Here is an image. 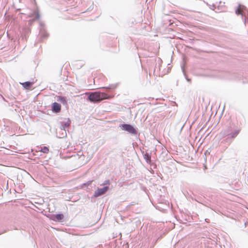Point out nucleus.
<instances>
[{"label": "nucleus", "mask_w": 248, "mask_h": 248, "mask_svg": "<svg viewBox=\"0 0 248 248\" xmlns=\"http://www.w3.org/2000/svg\"><path fill=\"white\" fill-rule=\"evenodd\" d=\"M71 124V122L69 119H68L66 122H65L64 123V125H62L61 129H63L64 130L65 128L68 127Z\"/></svg>", "instance_id": "nucleus-8"}, {"label": "nucleus", "mask_w": 248, "mask_h": 248, "mask_svg": "<svg viewBox=\"0 0 248 248\" xmlns=\"http://www.w3.org/2000/svg\"><path fill=\"white\" fill-rule=\"evenodd\" d=\"M63 215L62 214H59L54 215V218L57 221H60L63 218Z\"/></svg>", "instance_id": "nucleus-10"}, {"label": "nucleus", "mask_w": 248, "mask_h": 248, "mask_svg": "<svg viewBox=\"0 0 248 248\" xmlns=\"http://www.w3.org/2000/svg\"><path fill=\"white\" fill-rule=\"evenodd\" d=\"M6 231H7L6 230H4L3 231H2L1 232H0V235L2 234V233H4V232H6Z\"/></svg>", "instance_id": "nucleus-17"}, {"label": "nucleus", "mask_w": 248, "mask_h": 248, "mask_svg": "<svg viewBox=\"0 0 248 248\" xmlns=\"http://www.w3.org/2000/svg\"><path fill=\"white\" fill-rule=\"evenodd\" d=\"M117 87V84H111L109 85L108 87H104V88L109 89H115Z\"/></svg>", "instance_id": "nucleus-12"}, {"label": "nucleus", "mask_w": 248, "mask_h": 248, "mask_svg": "<svg viewBox=\"0 0 248 248\" xmlns=\"http://www.w3.org/2000/svg\"><path fill=\"white\" fill-rule=\"evenodd\" d=\"M41 151L44 153H47L49 151V149L48 147L44 146L41 148Z\"/></svg>", "instance_id": "nucleus-11"}, {"label": "nucleus", "mask_w": 248, "mask_h": 248, "mask_svg": "<svg viewBox=\"0 0 248 248\" xmlns=\"http://www.w3.org/2000/svg\"><path fill=\"white\" fill-rule=\"evenodd\" d=\"M238 133H239V131H235V132H234V133H232V138H234V137H235L237 135V134H238Z\"/></svg>", "instance_id": "nucleus-14"}, {"label": "nucleus", "mask_w": 248, "mask_h": 248, "mask_svg": "<svg viewBox=\"0 0 248 248\" xmlns=\"http://www.w3.org/2000/svg\"><path fill=\"white\" fill-rule=\"evenodd\" d=\"M186 80H187L188 81H190V79H189V78H186Z\"/></svg>", "instance_id": "nucleus-18"}, {"label": "nucleus", "mask_w": 248, "mask_h": 248, "mask_svg": "<svg viewBox=\"0 0 248 248\" xmlns=\"http://www.w3.org/2000/svg\"><path fill=\"white\" fill-rule=\"evenodd\" d=\"M40 35L43 38H46L47 36V33L44 29H40Z\"/></svg>", "instance_id": "nucleus-9"}, {"label": "nucleus", "mask_w": 248, "mask_h": 248, "mask_svg": "<svg viewBox=\"0 0 248 248\" xmlns=\"http://www.w3.org/2000/svg\"><path fill=\"white\" fill-rule=\"evenodd\" d=\"M111 97L108 95L107 94L98 92L92 93L88 96V99L91 102L94 103H98L103 100L109 99Z\"/></svg>", "instance_id": "nucleus-1"}, {"label": "nucleus", "mask_w": 248, "mask_h": 248, "mask_svg": "<svg viewBox=\"0 0 248 248\" xmlns=\"http://www.w3.org/2000/svg\"><path fill=\"white\" fill-rule=\"evenodd\" d=\"M92 182H93V181H88L86 183L84 184V185H85V186H89L91 184Z\"/></svg>", "instance_id": "nucleus-16"}, {"label": "nucleus", "mask_w": 248, "mask_h": 248, "mask_svg": "<svg viewBox=\"0 0 248 248\" xmlns=\"http://www.w3.org/2000/svg\"><path fill=\"white\" fill-rule=\"evenodd\" d=\"M109 180H106L104 182V183L101 185V186H104V185H108L109 184Z\"/></svg>", "instance_id": "nucleus-15"}, {"label": "nucleus", "mask_w": 248, "mask_h": 248, "mask_svg": "<svg viewBox=\"0 0 248 248\" xmlns=\"http://www.w3.org/2000/svg\"><path fill=\"white\" fill-rule=\"evenodd\" d=\"M235 13L241 15L242 16H246L247 15H248V10L245 6L239 4L235 10Z\"/></svg>", "instance_id": "nucleus-3"}, {"label": "nucleus", "mask_w": 248, "mask_h": 248, "mask_svg": "<svg viewBox=\"0 0 248 248\" xmlns=\"http://www.w3.org/2000/svg\"><path fill=\"white\" fill-rule=\"evenodd\" d=\"M52 110L54 112H59L61 110V105L57 102L53 103L52 106Z\"/></svg>", "instance_id": "nucleus-5"}, {"label": "nucleus", "mask_w": 248, "mask_h": 248, "mask_svg": "<svg viewBox=\"0 0 248 248\" xmlns=\"http://www.w3.org/2000/svg\"><path fill=\"white\" fill-rule=\"evenodd\" d=\"M29 16L31 17L32 18V19L31 20H30L29 21L30 22L34 21L35 20L39 19V18L40 17V15H39V13L38 12H36V11H34L33 13H31L29 15Z\"/></svg>", "instance_id": "nucleus-6"}, {"label": "nucleus", "mask_w": 248, "mask_h": 248, "mask_svg": "<svg viewBox=\"0 0 248 248\" xmlns=\"http://www.w3.org/2000/svg\"><path fill=\"white\" fill-rule=\"evenodd\" d=\"M61 100H64V97H61Z\"/></svg>", "instance_id": "nucleus-19"}, {"label": "nucleus", "mask_w": 248, "mask_h": 248, "mask_svg": "<svg viewBox=\"0 0 248 248\" xmlns=\"http://www.w3.org/2000/svg\"><path fill=\"white\" fill-rule=\"evenodd\" d=\"M144 158L146 159L147 162L148 163L149 161H150L151 157L148 155L145 154L144 155Z\"/></svg>", "instance_id": "nucleus-13"}, {"label": "nucleus", "mask_w": 248, "mask_h": 248, "mask_svg": "<svg viewBox=\"0 0 248 248\" xmlns=\"http://www.w3.org/2000/svg\"><path fill=\"white\" fill-rule=\"evenodd\" d=\"M34 82L26 81L23 83H20L22 86L26 89H29V88L33 84Z\"/></svg>", "instance_id": "nucleus-7"}, {"label": "nucleus", "mask_w": 248, "mask_h": 248, "mask_svg": "<svg viewBox=\"0 0 248 248\" xmlns=\"http://www.w3.org/2000/svg\"><path fill=\"white\" fill-rule=\"evenodd\" d=\"M244 22H245V23H246V19H245Z\"/></svg>", "instance_id": "nucleus-20"}, {"label": "nucleus", "mask_w": 248, "mask_h": 248, "mask_svg": "<svg viewBox=\"0 0 248 248\" xmlns=\"http://www.w3.org/2000/svg\"><path fill=\"white\" fill-rule=\"evenodd\" d=\"M108 189V186H104L103 188H98L95 191L93 194L94 197H97L104 194Z\"/></svg>", "instance_id": "nucleus-4"}, {"label": "nucleus", "mask_w": 248, "mask_h": 248, "mask_svg": "<svg viewBox=\"0 0 248 248\" xmlns=\"http://www.w3.org/2000/svg\"><path fill=\"white\" fill-rule=\"evenodd\" d=\"M119 126L122 130L126 131L132 135H136L137 134V130L129 124H121Z\"/></svg>", "instance_id": "nucleus-2"}]
</instances>
